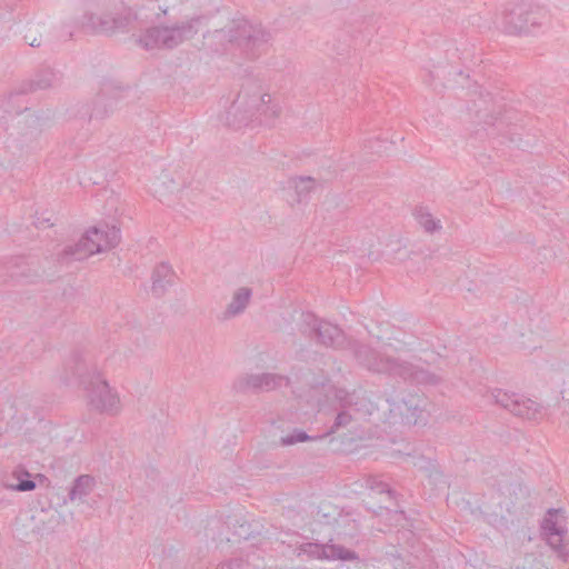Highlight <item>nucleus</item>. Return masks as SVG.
Here are the masks:
<instances>
[{
  "instance_id": "f257e3e1",
  "label": "nucleus",
  "mask_w": 569,
  "mask_h": 569,
  "mask_svg": "<svg viewBox=\"0 0 569 569\" xmlns=\"http://www.w3.org/2000/svg\"><path fill=\"white\" fill-rule=\"evenodd\" d=\"M61 380L78 383L87 391L89 405L101 413L116 416L121 405L118 393L102 378L96 363L81 352L73 353L63 366Z\"/></svg>"
},
{
  "instance_id": "f03ea898",
  "label": "nucleus",
  "mask_w": 569,
  "mask_h": 569,
  "mask_svg": "<svg viewBox=\"0 0 569 569\" xmlns=\"http://www.w3.org/2000/svg\"><path fill=\"white\" fill-rule=\"evenodd\" d=\"M355 358L360 366L376 373L399 377L418 385L437 386L442 378L407 361L386 356L366 343H352Z\"/></svg>"
},
{
  "instance_id": "7ed1b4c3",
  "label": "nucleus",
  "mask_w": 569,
  "mask_h": 569,
  "mask_svg": "<svg viewBox=\"0 0 569 569\" xmlns=\"http://www.w3.org/2000/svg\"><path fill=\"white\" fill-rule=\"evenodd\" d=\"M121 239L116 226L101 224L90 228L74 244H69L58 254L61 263L80 261L96 253L114 248Z\"/></svg>"
},
{
  "instance_id": "20e7f679",
  "label": "nucleus",
  "mask_w": 569,
  "mask_h": 569,
  "mask_svg": "<svg viewBox=\"0 0 569 569\" xmlns=\"http://www.w3.org/2000/svg\"><path fill=\"white\" fill-rule=\"evenodd\" d=\"M547 19L546 11L526 1L508 3L501 14V26L510 36H528L536 33Z\"/></svg>"
},
{
  "instance_id": "39448f33",
  "label": "nucleus",
  "mask_w": 569,
  "mask_h": 569,
  "mask_svg": "<svg viewBox=\"0 0 569 569\" xmlns=\"http://www.w3.org/2000/svg\"><path fill=\"white\" fill-rule=\"evenodd\" d=\"M330 393L338 402L339 407L336 408L338 413L327 435H331L342 428H347L352 421L365 418L372 412V402L365 397H360L356 392L349 393L345 389L331 387Z\"/></svg>"
},
{
  "instance_id": "423d86ee",
  "label": "nucleus",
  "mask_w": 569,
  "mask_h": 569,
  "mask_svg": "<svg viewBox=\"0 0 569 569\" xmlns=\"http://www.w3.org/2000/svg\"><path fill=\"white\" fill-rule=\"evenodd\" d=\"M302 331L318 343L333 349L348 348L355 355L352 343L358 340H347L343 331L336 325L321 320L312 313L302 315Z\"/></svg>"
},
{
  "instance_id": "0eeeda50",
  "label": "nucleus",
  "mask_w": 569,
  "mask_h": 569,
  "mask_svg": "<svg viewBox=\"0 0 569 569\" xmlns=\"http://www.w3.org/2000/svg\"><path fill=\"white\" fill-rule=\"evenodd\" d=\"M445 53L446 60H437L423 79L425 83L433 86L435 90H438V87L443 88L447 83L456 81L457 77L463 73L462 69L457 63L458 60L463 59L460 49L455 44H450Z\"/></svg>"
},
{
  "instance_id": "6e6552de",
  "label": "nucleus",
  "mask_w": 569,
  "mask_h": 569,
  "mask_svg": "<svg viewBox=\"0 0 569 569\" xmlns=\"http://www.w3.org/2000/svg\"><path fill=\"white\" fill-rule=\"evenodd\" d=\"M483 397L490 403H496L515 416L535 419L539 412V406L523 395L507 392L501 389H489Z\"/></svg>"
},
{
  "instance_id": "1a4fd4ad",
  "label": "nucleus",
  "mask_w": 569,
  "mask_h": 569,
  "mask_svg": "<svg viewBox=\"0 0 569 569\" xmlns=\"http://www.w3.org/2000/svg\"><path fill=\"white\" fill-rule=\"evenodd\" d=\"M559 518L560 509H549L541 522V531L547 540V543L557 553V557L562 562H567L569 560V547L563 541V537L567 530L560 522Z\"/></svg>"
},
{
  "instance_id": "9d476101",
  "label": "nucleus",
  "mask_w": 569,
  "mask_h": 569,
  "mask_svg": "<svg viewBox=\"0 0 569 569\" xmlns=\"http://www.w3.org/2000/svg\"><path fill=\"white\" fill-rule=\"evenodd\" d=\"M280 113L278 102L269 93H261L257 102H251V129L256 126L272 127Z\"/></svg>"
},
{
  "instance_id": "9b49d317",
  "label": "nucleus",
  "mask_w": 569,
  "mask_h": 569,
  "mask_svg": "<svg viewBox=\"0 0 569 569\" xmlns=\"http://www.w3.org/2000/svg\"><path fill=\"white\" fill-rule=\"evenodd\" d=\"M302 550L312 558L326 560L355 561L359 556L353 550L339 545L307 543Z\"/></svg>"
},
{
  "instance_id": "f8f14e48",
  "label": "nucleus",
  "mask_w": 569,
  "mask_h": 569,
  "mask_svg": "<svg viewBox=\"0 0 569 569\" xmlns=\"http://www.w3.org/2000/svg\"><path fill=\"white\" fill-rule=\"evenodd\" d=\"M274 30L261 22L251 23V60L266 56L273 46Z\"/></svg>"
},
{
  "instance_id": "ddd939ff",
  "label": "nucleus",
  "mask_w": 569,
  "mask_h": 569,
  "mask_svg": "<svg viewBox=\"0 0 569 569\" xmlns=\"http://www.w3.org/2000/svg\"><path fill=\"white\" fill-rule=\"evenodd\" d=\"M419 399L415 397H410L408 400H401L400 402H395L390 407V415L393 422L396 418L399 416L401 423L407 426L417 425L422 417L423 409L419 403Z\"/></svg>"
},
{
  "instance_id": "4468645a",
  "label": "nucleus",
  "mask_w": 569,
  "mask_h": 569,
  "mask_svg": "<svg viewBox=\"0 0 569 569\" xmlns=\"http://www.w3.org/2000/svg\"><path fill=\"white\" fill-rule=\"evenodd\" d=\"M315 180H283L282 197L290 204L301 203L308 199Z\"/></svg>"
},
{
  "instance_id": "2eb2a0df",
  "label": "nucleus",
  "mask_w": 569,
  "mask_h": 569,
  "mask_svg": "<svg viewBox=\"0 0 569 569\" xmlns=\"http://www.w3.org/2000/svg\"><path fill=\"white\" fill-rule=\"evenodd\" d=\"M249 305V288H238L224 310L218 315V320L229 321L242 315Z\"/></svg>"
},
{
  "instance_id": "dca6fc26",
  "label": "nucleus",
  "mask_w": 569,
  "mask_h": 569,
  "mask_svg": "<svg viewBox=\"0 0 569 569\" xmlns=\"http://www.w3.org/2000/svg\"><path fill=\"white\" fill-rule=\"evenodd\" d=\"M412 217L417 224L427 234L439 233L442 230V222L439 218H436L430 208L425 204H418L412 210Z\"/></svg>"
},
{
  "instance_id": "f3484780",
  "label": "nucleus",
  "mask_w": 569,
  "mask_h": 569,
  "mask_svg": "<svg viewBox=\"0 0 569 569\" xmlns=\"http://www.w3.org/2000/svg\"><path fill=\"white\" fill-rule=\"evenodd\" d=\"M176 273L170 264L159 263L152 272L151 291L156 297H161L174 282Z\"/></svg>"
},
{
  "instance_id": "a211bd4d",
  "label": "nucleus",
  "mask_w": 569,
  "mask_h": 569,
  "mask_svg": "<svg viewBox=\"0 0 569 569\" xmlns=\"http://www.w3.org/2000/svg\"><path fill=\"white\" fill-rule=\"evenodd\" d=\"M348 32L355 48L365 47L377 33V27L372 19H362L352 24Z\"/></svg>"
},
{
  "instance_id": "6ab92c4d",
  "label": "nucleus",
  "mask_w": 569,
  "mask_h": 569,
  "mask_svg": "<svg viewBox=\"0 0 569 569\" xmlns=\"http://www.w3.org/2000/svg\"><path fill=\"white\" fill-rule=\"evenodd\" d=\"M289 378L283 375L264 372L261 375H251V389L262 392H269L287 386Z\"/></svg>"
},
{
  "instance_id": "aec40b11",
  "label": "nucleus",
  "mask_w": 569,
  "mask_h": 569,
  "mask_svg": "<svg viewBox=\"0 0 569 569\" xmlns=\"http://www.w3.org/2000/svg\"><path fill=\"white\" fill-rule=\"evenodd\" d=\"M94 485V478L90 475L77 477L70 488L69 499L71 501L79 500L82 502L84 498L92 492Z\"/></svg>"
},
{
  "instance_id": "412c9836",
  "label": "nucleus",
  "mask_w": 569,
  "mask_h": 569,
  "mask_svg": "<svg viewBox=\"0 0 569 569\" xmlns=\"http://www.w3.org/2000/svg\"><path fill=\"white\" fill-rule=\"evenodd\" d=\"M11 477L16 480L14 483H6V488L20 491V492H27L32 491L36 489L37 485L31 479L30 472L22 466L17 467L12 473Z\"/></svg>"
},
{
  "instance_id": "4be33fe9",
  "label": "nucleus",
  "mask_w": 569,
  "mask_h": 569,
  "mask_svg": "<svg viewBox=\"0 0 569 569\" xmlns=\"http://www.w3.org/2000/svg\"><path fill=\"white\" fill-rule=\"evenodd\" d=\"M473 107L477 113V117L480 120H483L486 124H495L496 118H493L492 112L495 111L493 101L491 93L487 92L486 94L480 93L479 101L473 102Z\"/></svg>"
},
{
  "instance_id": "5701e85b",
  "label": "nucleus",
  "mask_w": 569,
  "mask_h": 569,
  "mask_svg": "<svg viewBox=\"0 0 569 569\" xmlns=\"http://www.w3.org/2000/svg\"><path fill=\"white\" fill-rule=\"evenodd\" d=\"M393 146L392 141L381 138L369 139L363 144V156L387 153Z\"/></svg>"
},
{
  "instance_id": "b1692460",
  "label": "nucleus",
  "mask_w": 569,
  "mask_h": 569,
  "mask_svg": "<svg viewBox=\"0 0 569 569\" xmlns=\"http://www.w3.org/2000/svg\"><path fill=\"white\" fill-rule=\"evenodd\" d=\"M325 436H320L319 439ZM318 439V437H311L306 431L301 429H293V431L287 436L280 438V445L283 447L293 446L299 442H306L309 440Z\"/></svg>"
},
{
  "instance_id": "393cba45",
  "label": "nucleus",
  "mask_w": 569,
  "mask_h": 569,
  "mask_svg": "<svg viewBox=\"0 0 569 569\" xmlns=\"http://www.w3.org/2000/svg\"><path fill=\"white\" fill-rule=\"evenodd\" d=\"M368 485L371 490L379 492V493H388V496L391 498L393 497L395 492L389 488V486L382 481H379L377 479H370L368 480Z\"/></svg>"
},
{
  "instance_id": "a878e982",
  "label": "nucleus",
  "mask_w": 569,
  "mask_h": 569,
  "mask_svg": "<svg viewBox=\"0 0 569 569\" xmlns=\"http://www.w3.org/2000/svg\"><path fill=\"white\" fill-rule=\"evenodd\" d=\"M233 389L238 393H247L249 391V375L239 377L233 382Z\"/></svg>"
},
{
  "instance_id": "bb28decb",
  "label": "nucleus",
  "mask_w": 569,
  "mask_h": 569,
  "mask_svg": "<svg viewBox=\"0 0 569 569\" xmlns=\"http://www.w3.org/2000/svg\"><path fill=\"white\" fill-rule=\"evenodd\" d=\"M407 460L408 463H412L415 467H418L419 469H425L427 468V465L430 463L428 460L425 459V457H413L410 453L407 455Z\"/></svg>"
},
{
  "instance_id": "cd10ccee",
  "label": "nucleus",
  "mask_w": 569,
  "mask_h": 569,
  "mask_svg": "<svg viewBox=\"0 0 569 569\" xmlns=\"http://www.w3.org/2000/svg\"><path fill=\"white\" fill-rule=\"evenodd\" d=\"M23 261L22 258H16L14 259V264H13V270L10 271V274L9 277L10 278H19V277H26V273L24 271L21 269V266L20 263Z\"/></svg>"
},
{
  "instance_id": "c85d7f7f",
  "label": "nucleus",
  "mask_w": 569,
  "mask_h": 569,
  "mask_svg": "<svg viewBox=\"0 0 569 569\" xmlns=\"http://www.w3.org/2000/svg\"><path fill=\"white\" fill-rule=\"evenodd\" d=\"M33 223L38 229H44L53 226V222H51V218L44 217H37Z\"/></svg>"
},
{
  "instance_id": "c756f323",
  "label": "nucleus",
  "mask_w": 569,
  "mask_h": 569,
  "mask_svg": "<svg viewBox=\"0 0 569 569\" xmlns=\"http://www.w3.org/2000/svg\"><path fill=\"white\" fill-rule=\"evenodd\" d=\"M340 167H341V164H338V166L333 169L332 173L338 174L339 172H343V171H345V169H343V168H340Z\"/></svg>"
},
{
  "instance_id": "7c9ffc66",
  "label": "nucleus",
  "mask_w": 569,
  "mask_h": 569,
  "mask_svg": "<svg viewBox=\"0 0 569 569\" xmlns=\"http://www.w3.org/2000/svg\"><path fill=\"white\" fill-rule=\"evenodd\" d=\"M296 178L302 179V178H311L310 176H297Z\"/></svg>"
}]
</instances>
